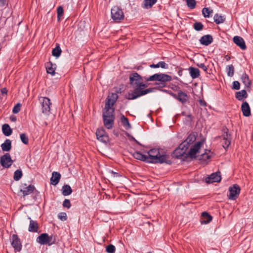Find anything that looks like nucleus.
I'll return each instance as SVG.
<instances>
[{"mask_svg":"<svg viewBox=\"0 0 253 253\" xmlns=\"http://www.w3.org/2000/svg\"><path fill=\"white\" fill-rule=\"evenodd\" d=\"M121 121L123 126L126 129H128L131 128V125L128 119L126 117H125V116L122 115L121 116Z\"/></svg>","mask_w":253,"mask_h":253,"instance_id":"nucleus-32","label":"nucleus"},{"mask_svg":"<svg viewBox=\"0 0 253 253\" xmlns=\"http://www.w3.org/2000/svg\"><path fill=\"white\" fill-rule=\"evenodd\" d=\"M160 150L158 149H152L148 152V160L147 162H151L153 159L159 154V151Z\"/></svg>","mask_w":253,"mask_h":253,"instance_id":"nucleus-22","label":"nucleus"},{"mask_svg":"<svg viewBox=\"0 0 253 253\" xmlns=\"http://www.w3.org/2000/svg\"><path fill=\"white\" fill-rule=\"evenodd\" d=\"M21 105L20 103H17L13 108L12 112L14 114L18 113L20 110Z\"/></svg>","mask_w":253,"mask_h":253,"instance_id":"nucleus-50","label":"nucleus"},{"mask_svg":"<svg viewBox=\"0 0 253 253\" xmlns=\"http://www.w3.org/2000/svg\"><path fill=\"white\" fill-rule=\"evenodd\" d=\"M62 50L60 47L59 44H57L56 47L52 50V55L58 57L61 55Z\"/></svg>","mask_w":253,"mask_h":253,"instance_id":"nucleus-34","label":"nucleus"},{"mask_svg":"<svg viewBox=\"0 0 253 253\" xmlns=\"http://www.w3.org/2000/svg\"><path fill=\"white\" fill-rule=\"evenodd\" d=\"M129 81L134 90L126 95V98L128 99H135L152 91L151 88L145 89L147 86L143 83L142 77L137 73L130 75Z\"/></svg>","mask_w":253,"mask_h":253,"instance_id":"nucleus-1","label":"nucleus"},{"mask_svg":"<svg viewBox=\"0 0 253 253\" xmlns=\"http://www.w3.org/2000/svg\"><path fill=\"white\" fill-rule=\"evenodd\" d=\"M189 73L192 79H196L200 76V71L198 69L192 67L189 68Z\"/></svg>","mask_w":253,"mask_h":253,"instance_id":"nucleus-28","label":"nucleus"},{"mask_svg":"<svg viewBox=\"0 0 253 253\" xmlns=\"http://www.w3.org/2000/svg\"><path fill=\"white\" fill-rule=\"evenodd\" d=\"M241 81L245 84L246 87L248 88L250 87L251 85V81L250 80L249 76L246 73H244L242 75Z\"/></svg>","mask_w":253,"mask_h":253,"instance_id":"nucleus-27","label":"nucleus"},{"mask_svg":"<svg viewBox=\"0 0 253 253\" xmlns=\"http://www.w3.org/2000/svg\"><path fill=\"white\" fill-rule=\"evenodd\" d=\"M203 141L197 142L192 145L187 152V155L191 158H195L197 154L199 153V150L203 144Z\"/></svg>","mask_w":253,"mask_h":253,"instance_id":"nucleus-8","label":"nucleus"},{"mask_svg":"<svg viewBox=\"0 0 253 253\" xmlns=\"http://www.w3.org/2000/svg\"><path fill=\"white\" fill-rule=\"evenodd\" d=\"M35 187L33 185H29L28 186L25 187H23L22 189L20 190V192L22 193L23 196H25L31 194L34 190Z\"/></svg>","mask_w":253,"mask_h":253,"instance_id":"nucleus-21","label":"nucleus"},{"mask_svg":"<svg viewBox=\"0 0 253 253\" xmlns=\"http://www.w3.org/2000/svg\"><path fill=\"white\" fill-rule=\"evenodd\" d=\"M213 19L214 22L217 24L223 23L225 19L223 16L219 15L218 14L214 15Z\"/></svg>","mask_w":253,"mask_h":253,"instance_id":"nucleus-37","label":"nucleus"},{"mask_svg":"<svg viewBox=\"0 0 253 253\" xmlns=\"http://www.w3.org/2000/svg\"><path fill=\"white\" fill-rule=\"evenodd\" d=\"M220 138V142L222 147L225 149L228 147L231 143L230 135L226 132L225 134H223Z\"/></svg>","mask_w":253,"mask_h":253,"instance_id":"nucleus-14","label":"nucleus"},{"mask_svg":"<svg viewBox=\"0 0 253 253\" xmlns=\"http://www.w3.org/2000/svg\"><path fill=\"white\" fill-rule=\"evenodd\" d=\"M187 6L192 9H194L196 4V1L195 0H186Z\"/></svg>","mask_w":253,"mask_h":253,"instance_id":"nucleus-43","label":"nucleus"},{"mask_svg":"<svg viewBox=\"0 0 253 253\" xmlns=\"http://www.w3.org/2000/svg\"><path fill=\"white\" fill-rule=\"evenodd\" d=\"M157 0H144V7L150 8L157 2Z\"/></svg>","mask_w":253,"mask_h":253,"instance_id":"nucleus-38","label":"nucleus"},{"mask_svg":"<svg viewBox=\"0 0 253 253\" xmlns=\"http://www.w3.org/2000/svg\"><path fill=\"white\" fill-rule=\"evenodd\" d=\"M20 139L21 141L24 144H27L29 142V139L28 136L25 133L21 134L20 135Z\"/></svg>","mask_w":253,"mask_h":253,"instance_id":"nucleus-45","label":"nucleus"},{"mask_svg":"<svg viewBox=\"0 0 253 253\" xmlns=\"http://www.w3.org/2000/svg\"><path fill=\"white\" fill-rule=\"evenodd\" d=\"M196 136L194 133H191L187 137V138L182 142L178 148L175 150V154L176 157H180L186 154V151L190 147L196 140Z\"/></svg>","mask_w":253,"mask_h":253,"instance_id":"nucleus-2","label":"nucleus"},{"mask_svg":"<svg viewBox=\"0 0 253 253\" xmlns=\"http://www.w3.org/2000/svg\"><path fill=\"white\" fill-rule=\"evenodd\" d=\"M197 66L199 68L202 69L205 72H207V71L208 68H207V67L204 64H203V63L198 64Z\"/></svg>","mask_w":253,"mask_h":253,"instance_id":"nucleus-53","label":"nucleus"},{"mask_svg":"<svg viewBox=\"0 0 253 253\" xmlns=\"http://www.w3.org/2000/svg\"><path fill=\"white\" fill-rule=\"evenodd\" d=\"M60 178L61 174L59 172L56 171L53 172L50 179L51 183L53 185H56L58 183Z\"/></svg>","mask_w":253,"mask_h":253,"instance_id":"nucleus-20","label":"nucleus"},{"mask_svg":"<svg viewBox=\"0 0 253 253\" xmlns=\"http://www.w3.org/2000/svg\"><path fill=\"white\" fill-rule=\"evenodd\" d=\"M72 192V190L69 185H64L62 187V194L64 196H68Z\"/></svg>","mask_w":253,"mask_h":253,"instance_id":"nucleus-33","label":"nucleus"},{"mask_svg":"<svg viewBox=\"0 0 253 253\" xmlns=\"http://www.w3.org/2000/svg\"><path fill=\"white\" fill-rule=\"evenodd\" d=\"M167 66H168V65L166 64V63L163 61H160L157 64H151L150 66V67L151 68H153L161 67L162 68H165V69L167 68Z\"/></svg>","mask_w":253,"mask_h":253,"instance_id":"nucleus-40","label":"nucleus"},{"mask_svg":"<svg viewBox=\"0 0 253 253\" xmlns=\"http://www.w3.org/2000/svg\"><path fill=\"white\" fill-rule=\"evenodd\" d=\"M63 8L61 6H59L57 8V17L58 18V20H59L60 18L63 16Z\"/></svg>","mask_w":253,"mask_h":253,"instance_id":"nucleus-48","label":"nucleus"},{"mask_svg":"<svg viewBox=\"0 0 253 253\" xmlns=\"http://www.w3.org/2000/svg\"><path fill=\"white\" fill-rule=\"evenodd\" d=\"M11 121H15L16 120V118H11Z\"/></svg>","mask_w":253,"mask_h":253,"instance_id":"nucleus-58","label":"nucleus"},{"mask_svg":"<svg viewBox=\"0 0 253 253\" xmlns=\"http://www.w3.org/2000/svg\"><path fill=\"white\" fill-rule=\"evenodd\" d=\"M58 218L62 221H65L67 220V214L65 212H61L58 215Z\"/></svg>","mask_w":253,"mask_h":253,"instance_id":"nucleus-49","label":"nucleus"},{"mask_svg":"<svg viewBox=\"0 0 253 253\" xmlns=\"http://www.w3.org/2000/svg\"><path fill=\"white\" fill-rule=\"evenodd\" d=\"M240 84L238 81H234L233 83V87L232 88L238 90L240 89Z\"/></svg>","mask_w":253,"mask_h":253,"instance_id":"nucleus-52","label":"nucleus"},{"mask_svg":"<svg viewBox=\"0 0 253 253\" xmlns=\"http://www.w3.org/2000/svg\"><path fill=\"white\" fill-rule=\"evenodd\" d=\"M104 109L105 111H104L103 115V117H114V109L113 107H110L109 108H106V106H105Z\"/></svg>","mask_w":253,"mask_h":253,"instance_id":"nucleus-29","label":"nucleus"},{"mask_svg":"<svg viewBox=\"0 0 253 253\" xmlns=\"http://www.w3.org/2000/svg\"><path fill=\"white\" fill-rule=\"evenodd\" d=\"M111 173L114 175H116L117 176L119 175V174L118 173L115 172L113 171H111Z\"/></svg>","mask_w":253,"mask_h":253,"instance_id":"nucleus-56","label":"nucleus"},{"mask_svg":"<svg viewBox=\"0 0 253 253\" xmlns=\"http://www.w3.org/2000/svg\"><path fill=\"white\" fill-rule=\"evenodd\" d=\"M118 97V95L115 93H112L109 95L107 97V100L105 104L106 108L113 107Z\"/></svg>","mask_w":253,"mask_h":253,"instance_id":"nucleus-15","label":"nucleus"},{"mask_svg":"<svg viewBox=\"0 0 253 253\" xmlns=\"http://www.w3.org/2000/svg\"><path fill=\"white\" fill-rule=\"evenodd\" d=\"M39 100L42 105V113L46 115L49 114L51 105V102L49 98L46 97H40Z\"/></svg>","mask_w":253,"mask_h":253,"instance_id":"nucleus-5","label":"nucleus"},{"mask_svg":"<svg viewBox=\"0 0 253 253\" xmlns=\"http://www.w3.org/2000/svg\"><path fill=\"white\" fill-rule=\"evenodd\" d=\"M114 117H103L104 124L105 127L108 129H110L112 127L114 124Z\"/></svg>","mask_w":253,"mask_h":253,"instance_id":"nucleus-23","label":"nucleus"},{"mask_svg":"<svg viewBox=\"0 0 253 253\" xmlns=\"http://www.w3.org/2000/svg\"><path fill=\"white\" fill-rule=\"evenodd\" d=\"M213 41V39L211 36L207 35L201 37L200 40V43L205 45H208L211 44Z\"/></svg>","mask_w":253,"mask_h":253,"instance_id":"nucleus-19","label":"nucleus"},{"mask_svg":"<svg viewBox=\"0 0 253 253\" xmlns=\"http://www.w3.org/2000/svg\"><path fill=\"white\" fill-rule=\"evenodd\" d=\"M213 155V153L209 150H206L205 152L202 154L199 157V160L204 162H207L211 159Z\"/></svg>","mask_w":253,"mask_h":253,"instance_id":"nucleus-17","label":"nucleus"},{"mask_svg":"<svg viewBox=\"0 0 253 253\" xmlns=\"http://www.w3.org/2000/svg\"><path fill=\"white\" fill-rule=\"evenodd\" d=\"M56 239L54 236H49L46 233L41 234L37 239V242L41 245H48L51 246L55 243Z\"/></svg>","mask_w":253,"mask_h":253,"instance_id":"nucleus-3","label":"nucleus"},{"mask_svg":"<svg viewBox=\"0 0 253 253\" xmlns=\"http://www.w3.org/2000/svg\"><path fill=\"white\" fill-rule=\"evenodd\" d=\"M211 12L212 10L211 11L208 8H204L202 10V13L205 17H209Z\"/></svg>","mask_w":253,"mask_h":253,"instance_id":"nucleus-47","label":"nucleus"},{"mask_svg":"<svg viewBox=\"0 0 253 253\" xmlns=\"http://www.w3.org/2000/svg\"><path fill=\"white\" fill-rule=\"evenodd\" d=\"M96 135L97 139L104 143H107L109 142V136L102 128H99L96 130Z\"/></svg>","mask_w":253,"mask_h":253,"instance_id":"nucleus-11","label":"nucleus"},{"mask_svg":"<svg viewBox=\"0 0 253 253\" xmlns=\"http://www.w3.org/2000/svg\"><path fill=\"white\" fill-rule=\"evenodd\" d=\"M11 245L13 247L16 252H20L21 250L22 245L20 239L17 235H13L12 236Z\"/></svg>","mask_w":253,"mask_h":253,"instance_id":"nucleus-12","label":"nucleus"},{"mask_svg":"<svg viewBox=\"0 0 253 253\" xmlns=\"http://www.w3.org/2000/svg\"><path fill=\"white\" fill-rule=\"evenodd\" d=\"M22 176V171L20 169H17L14 172L13 178L15 181H18L21 178Z\"/></svg>","mask_w":253,"mask_h":253,"instance_id":"nucleus-42","label":"nucleus"},{"mask_svg":"<svg viewBox=\"0 0 253 253\" xmlns=\"http://www.w3.org/2000/svg\"><path fill=\"white\" fill-rule=\"evenodd\" d=\"M29 219H30L29 231L32 232H37L39 227L38 223L37 221L31 219L30 217H29Z\"/></svg>","mask_w":253,"mask_h":253,"instance_id":"nucleus-26","label":"nucleus"},{"mask_svg":"<svg viewBox=\"0 0 253 253\" xmlns=\"http://www.w3.org/2000/svg\"><path fill=\"white\" fill-rule=\"evenodd\" d=\"M133 156L134 158L143 161H147L148 160L147 156L143 155L138 152H134L133 154Z\"/></svg>","mask_w":253,"mask_h":253,"instance_id":"nucleus-31","label":"nucleus"},{"mask_svg":"<svg viewBox=\"0 0 253 253\" xmlns=\"http://www.w3.org/2000/svg\"><path fill=\"white\" fill-rule=\"evenodd\" d=\"M206 104V103L205 102L201 101V105H205Z\"/></svg>","mask_w":253,"mask_h":253,"instance_id":"nucleus-57","label":"nucleus"},{"mask_svg":"<svg viewBox=\"0 0 253 253\" xmlns=\"http://www.w3.org/2000/svg\"><path fill=\"white\" fill-rule=\"evenodd\" d=\"M2 132L5 136H9L11 134L12 131L10 126L6 124H5L2 126Z\"/></svg>","mask_w":253,"mask_h":253,"instance_id":"nucleus-30","label":"nucleus"},{"mask_svg":"<svg viewBox=\"0 0 253 253\" xmlns=\"http://www.w3.org/2000/svg\"><path fill=\"white\" fill-rule=\"evenodd\" d=\"M13 161L9 153H6L0 157V164L5 168H9L12 164Z\"/></svg>","mask_w":253,"mask_h":253,"instance_id":"nucleus-9","label":"nucleus"},{"mask_svg":"<svg viewBox=\"0 0 253 253\" xmlns=\"http://www.w3.org/2000/svg\"><path fill=\"white\" fill-rule=\"evenodd\" d=\"M241 110L244 116L249 117L251 115V109L248 102H244L242 103Z\"/></svg>","mask_w":253,"mask_h":253,"instance_id":"nucleus-18","label":"nucleus"},{"mask_svg":"<svg viewBox=\"0 0 253 253\" xmlns=\"http://www.w3.org/2000/svg\"><path fill=\"white\" fill-rule=\"evenodd\" d=\"M171 79V76L169 75L164 74H155L150 76L146 80L147 81H158L161 82H167L170 81Z\"/></svg>","mask_w":253,"mask_h":253,"instance_id":"nucleus-7","label":"nucleus"},{"mask_svg":"<svg viewBox=\"0 0 253 253\" xmlns=\"http://www.w3.org/2000/svg\"><path fill=\"white\" fill-rule=\"evenodd\" d=\"M111 17L116 22H120L124 18V13L118 6H114L111 9Z\"/></svg>","mask_w":253,"mask_h":253,"instance_id":"nucleus-6","label":"nucleus"},{"mask_svg":"<svg viewBox=\"0 0 253 253\" xmlns=\"http://www.w3.org/2000/svg\"><path fill=\"white\" fill-rule=\"evenodd\" d=\"M177 99L180 102L184 103L187 99V95L185 93L181 91L178 92L177 96Z\"/></svg>","mask_w":253,"mask_h":253,"instance_id":"nucleus-39","label":"nucleus"},{"mask_svg":"<svg viewBox=\"0 0 253 253\" xmlns=\"http://www.w3.org/2000/svg\"><path fill=\"white\" fill-rule=\"evenodd\" d=\"M247 97V94L245 90H242L237 92L236 94V97L239 100H242L244 98H246Z\"/></svg>","mask_w":253,"mask_h":253,"instance_id":"nucleus-36","label":"nucleus"},{"mask_svg":"<svg viewBox=\"0 0 253 253\" xmlns=\"http://www.w3.org/2000/svg\"><path fill=\"white\" fill-rule=\"evenodd\" d=\"M169 156L162 150L159 151V154L153 159L151 163L170 164Z\"/></svg>","mask_w":253,"mask_h":253,"instance_id":"nucleus-4","label":"nucleus"},{"mask_svg":"<svg viewBox=\"0 0 253 253\" xmlns=\"http://www.w3.org/2000/svg\"><path fill=\"white\" fill-rule=\"evenodd\" d=\"M46 69L47 73L50 74L52 75L55 74V68L53 67V65L50 62H47L46 64Z\"/></svg>","mask_w":253,"mask_h":253,"instance_id":"nucleus-35","label":"nucleus"},{"mask_svg":"<svg viewBox=\"0 0 253 253\" xmlns=\"http://www.w3.org/2000/svg\"><path fill=\"white\" fill-rule=\"evenodd\" d=\"M212 219V217L207 212H203L201 218L202 224H207L209 223Z\"/></svg>","mask_w":253,"mask_h":253,"instance_id":"nucleus-24","label":"nucleus"},{"mask_svg":"<svg viewBox=\"0 0 253 253\" xmlns=\"http://www.w3.org/2000/svg\"><path fill=\"white\" fill-rule=\"evenodd\" d=\"M226 72L229 77H232L234 75V70L232 65H230L226 67Z\"/></svg>","mask_w":253,"mask_h":253,"instance_id":"nucleus-41","label":"nucleus"},{"mask_svg":"<svg viewBox=\"0 0 253 253\" xmlns=\"http://www.w3.org/2000/svg\"><path fill=\"white\" fill-rule=\"evenodd\" d=\"M234 42L240 47L242 50H245L246 49V45L244 39L239 36H235L233 38Z\"/></svg>","mask_w":253,"mask_h":253,"instance_id":"nucleus-16","label":"nucleus"},{"mask_svg":"<svg viewBox=\"0 0 253 253\" xmlns=\"http://www.w3.org/2000/svg\"><path fill=\"white\" fill-rule=\"evenodd\" d=\"M220 172H215L206 178V182L208 183L218 182L221 180Z\"/></svg>","mask_w":253,"mask_h":253,"instance_id":"nucleus-13","label":"nucleus"},{"mask_svg":"<svg viewBox=\"0 0 253 253\" xmlns=\"http://www.w3.org/2000/svg\"><path fill=\"white\" fill-rule=\"evenodd\" d=\"M116 251L115 247L113 245H109L106 247V251L108 253H114Z\"/></svg>","mask_w":253,"mask_h":253,"instance_id":"nucleus-44","label":"nucleus"},{"mask_svg":"<svg viewBox=\"0 0 253 253\" xmlns=\"http://www.w3.org/2000/svg\"><path fill=\"white\" fill-rule=\"evenodd\" d=\"M194 28L196 31H201L203 28V25L201 22H195L193 25Z\"/></svg>","mask_w":253,"mask_h":253,"instance_id":"nucleus-46","label":"nucleus"},{"mask_svg":"<svg viewBox=\"0 0 253 253\" xmlns=\"http://www.w3.org/2000/svg\"><path fill=\"white\" fill-rule=\"evenodd\" d=\"M8 0H0V6L3 7L7 4Z\"/></svg>","mask_w":253,"mask_h":253,"instance_id":"nucleus-54","label":"nucleus"},{"mask_svg":"<svg viewBox=\"0 0 253 253\" xmlns=\"http://www.w3.org/2000/svg\"><path fill=\"white\" fill-rule=\"evenodd\" d=\"M1 148L3 151H9L11 149V141L8 139H6L4 142L1 144Z\"/></svg>","mask_w":253,"mask_h":253,"instance_id":"nucleus-25","label":"nucleus"},{"mask_svg":"<svg viewBox=\"0 0 253 253\" xmlns=\"http://www.w3.org/2000/svg\"><path fill=\"white\" fill-rule=\"evenodd\" d=\"M71 203L69 200L68 199H65L63 203V206L64 207L67 208L68 209H69L71 207Z\"/></svg>","mask_w":253,"mask_h":253,"instance_id":"nucleus-51","label":"nucleus"},{"mask_svg":"<svg viewBox=\"0 0 253 253\" xmlns=\"http://www.w3.org/2000/svg\"><path fill=\"white\" fill-rule=\"evenodd\" d=\"M229 199L235 200L238 198L240 194V188L237 184H234L233 186L229 188Z\"/></svg>","mask_w":253,"mask_h":253,"instance_id":"nucleus-10","label":"nucleus"},{"mask_svg":"<svg viewBox=\"0 0 253 253\" xmlns=\"http://www.w3.org/2000/svg\"><path fill=\"white\" fill-rule=\"evenodd\" d=\"M1 92L2 94H6L7 90L5 88H3L1 89Z\"/></svg>","mask_w":253,"mask_h":253,"instance_id":"nucleus-55","label":"nucleus"}]
</instances>
